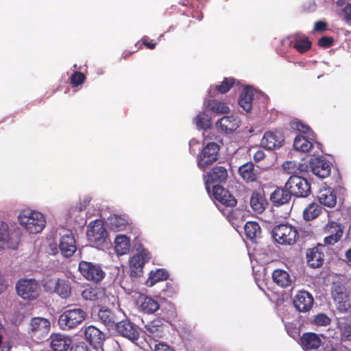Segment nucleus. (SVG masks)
I'll use <instances>...</instances> for the list:
<instances>
[{"label":"nucleus","instance_id":"f257e3e1","mask_svg":"<svg viewBox=\"0 0 351 351\" xmlns=\"http://www.w3.org/2000/svg\"><path fill=\"white\" fill-rule=\"evenodd\" d=\"M18 221L22 228L32 234L40 233L47 225L44 214L32 209L21 210L18 215Z\"/></svg>","mask_w":351,"mask_h":351},{"label":"nucleus","instance_id":"f03ea898","mask_svg":"<svg viewBox=\"0 0 351 351\" xmlns=\"http://www.w3.org/2000/svg\"><path fill=\"white\" fill-rule=\"evenodd\" d=\"M86 316V313L82 308L68 309L60 315L58 324L64 330L74 328L82 324Z\"/></svg>","mask_w":351,"mask_h":351},{"label":"nucleus","instance_id":"7ed1b4c3","mask_svg":"<svg viewBox=\"0 0 351 351\" xmlns=\"http://www.w3.org/2000/svg\"><path fill=\"white\" fill-rule=\"evenodd\" d=\"M274 240L281 245H292L298 238L296 228L289 224H280L276 226L272 231Z\"/></svg>","mask_w":351,"mask_h":351},{"label":"nucleus","instance_id":"20e7f679","mask_svg":"<svg viewBox=\"0 0 351 351\" xmlns=\"http://www.w3.org/2000/svg\"><path fill=\"white\" fill-rule=\"evenodd\" d=\"M78 270L86 280L94 282L101 281L106 275L99 264L84 261L79 263Z\"/></svg>","mask_w":351,"mask_h":351},{"label":"nucleus","instance_id":"39448f33","mask_svg":"<svg viewBox=\"0 0 351 351\" xmlns=\"http://www.w3.org/2000/svg\"><path fill=\"white\" fill-rule=\"evenodd\" d=\"M19 237L14 228L5 222L0 221V251L18 247Z\"/></svg>","mask_w":351,"mask_h":351},{"label":"nucleus","instance_id":"423d86ee","mask_svg":"<svg viewBox=\"0 0 351 351\" xmlns=\"http://www.w3.org/2000/svg\"><path fill=\"white\" fill-rule=\"evenodd\" d=\"M285 188L292 195L300 197H307L311 192L309 183L306 179L298 176H291L287 180Z\"/></svg>","mask_w":351,"mask_h":351},{"label":"nucleus","instance_id":"0eeeda50","mask_svg":"<svg viewBox=\"0 0 351 351\" xmlns=\"http://www.w3.org/2000/svg\"><path fill=\"white\" fill-rule=\"evenodd\" d=\"M18 295L24 300H34L40 294V287L32 279H21L16 285Z\"/></svg>","mask_w":351,"mask_h":351},{"label":"nucleus","instance_id":"6e6552de","mask_svg":"<svg viewBox=\"0 0 351 351\" xmlns=\"http://www.w3.org/2000/svg\"><path fill=\"white\" fill-rule=\"evenodd\" d=\"M219 147L215 143H208L197 156V165L204 169L217 160Z\"/></svg>","mask_w":351,"mask_h":351},{"label":"nucleus","instance_id":"1a4fd4ad","mask_svg":"<svg viewBox=\"0 0 351 351\" xmlns=\"http://www.w3.org/2000/svg\"><path fill=\"white\" fill-rule=\"evenodd\" d=\"M87 237L90 242L95 244H100L106 241L107 232L101 221L95 220L89 223Z\"/></svg>","mask_w":351,"mask_h":351},{"label":"nucleus","instance_id":"9d476101","mask_svg":"<svg viewBox=\"0 0 351 351\" xmlns=\"http://www.w3.org/2000/svg\"><path fill=\"white\" fill-rule=\"evenodd\" d=\"M61 237L59 248L62 254L65 257H71L77 250L75 241L71 231L64 230L60 233Z\"/></svg>","mask_w":351,"mask_h":351},{"label":"nucleus","instance_id":"9b49d317","mask_svg":"<svg viewBox=\"0 0 351 351\" xmlns=\"http://www.w3.org/2000/svg\"><path fill=\"white\" fill-rule=\"evenodd\" d=\"M137 250L138 253L130 260L131 275L135 277L139 276L142 274L145 263L150 258L149 253L145 249L141 248Z\"/></svg>","mask_w":351,"mask_h":351},{"label":"nucleus","instance_id":"f8f14e48","mask_svg":"<svg viewBox=\"0 0 351 351\" xmlns=\"http://www.w3.org/2000/svg\"><path fill=\"white\" fill-rule=\"evenodd\" d=\"M283 142L284 137L280 132L271 130L264 134L261 141V145L267 149L272 150L280 147Z\"/></svg>","mask_w":351,"mask_h":351},{"label":"nucleus","instance_id":"ddd939ff","mask_svg":"<svg viewBox=\"0 0 351 351\" xmlns=\"http://www.w3.org/2000/svg\"><path fill=\"white\" fill-rule=\"evenodd\" d=\"M32 335L39 339L48 335L51 329L50 322L43 317H34L31 320Z\"/></svg>","mask_w":351,"mask_h":351},{"label":"nucleus","instance_id":"4468645a","mask_svg":"<svg viewBox=\"0 0 351 351\" xmlns=\"http://www.w3.org/2000/svg\"><path fill=\"white\" fill-rule=\"evenodd\" d=\"M293 304L298 311L307 312L313 306V298L308 292L301 291L295 296Z\"/></svg>","mask_w":351,"mask_h":351},{"label":"nucleus","instance_id":"2eb2a0df","mask_svg":"<svg viewBox=\"0 0 351 351\" xmlns=\"http://www.w3.org/2000/svg\"><path fill=\"white\" fill-rule=\"evenodd\" d=\"M82 296L86 300L95 301L97 302L106 304L108 297L104 288L99 287H90L84 289L82 292Z\"/></svg>","mask_w":351,"mask_h":351},{"label":"nucleus","instance_id":"dca6fc26","mask_svg":"<svg viewBox=\"0 0 351 351\" xmlns=\"http://www.w3.org/2000/svg\"><path fill=\"white\" fill-rule=\"evenodd\" d=\"M310 165L313 173L320 178H327L330 173V165L324 160L313 158L311 160Z\"/></svg>","mask_w":351,"mask_h":351},{"label":"nucleus","instance_id":"f3484780","mask_svg":"<svg viewBox=\"0 0 351 351\" xmlns=\"http://www.w3.org/2000/svg\"><path fill=\"white\" fill-rule=\"evenodd\" d=\"M216 128L226 133H230L240 125V120L237 116H224L215 123Z\"/></svg>","mask_w":351,"mask_h":351},{"label":"nucleus","instance_id":"a211bd4d","mask_svg":"<svg viewBox=\"0 0 351 351\" xmlns=\"http://www.w3.org/2000/svg\"><path fill=\"white\" fill-rule=\"evenodd\" d=\"M213 195L218 202L226 206L233 207L237 204L236 199L221 186H213Z\"/></svg>","mask_w":351,"mask_h":351},{"label":"nucleus","instance_id":"6ab92c4d","mask_svg":"<svg viewBox=\"0 0 351 351\" xmlns=\"http://www.w3.org/2000/svg\"><path fill=\"white\" fill-rule=\"evenodd\" d=\"M84 336L85 339L94 347L101 345L106 338L104 333L93 326H89L85 328Z\"/></svg>","mask_w":351,"mask_h":351},{"label":"nucleus","instance_id":"aec40b11","mask_svg":"<svg viewBox=\"0 0 351 351\" xmlns=\"http://www.w3.org/2000/svg\"><path fill=\"white\" fill-rule=\"evenodd\" d=\"M51 346L54 351H66L71 344V339L60 333L52 334L50 337Z\"/></svg>","mask_w":351,"mask_h":351},{"label":"nucleus","instance_id":"412c9836","mask_svg":"<svg viewBox=\"0 0 351 351\" xmlns=\"http://www.w3.org/2000/svg\"><path fill=\"white\" fill-rule=\"evenodd\" d=\"M332 296L335 302L336 303L337 308L343 313L346 312L350 307V304L348 295L341 287H337L332 293Z\"/></svg>","mask_w":351,"mask_h":351},{"label":"nucleus","instance_id":"4be33fe9","mask_svg":"<svg viewBox=\"0 0 351 351\" xmlns=\"http://www.w3.org/2000/svg\"><path fill=\"white\" fill-rule=\"evenodd\" d=\"M115 326L118 332L122 336L131 339L132 341L137 340L138 337V333L136 328L132 325L130 322H118L116 323Z\"/></svg>","mask_w":351,"mask_h":351},{"label":"nucleus","instance_id":"5701e85b","mask_svg":"<svg viewBox=\"0 0 351 351\" xmlns=\"http://www.w3.org/2000/svg\"><path fill=\"white\" fill-rule=\"evenodd\" d=\"M317 198L321 204L329 208L334 207L337 204L336 193L329 188L321 189Z\"/></svg>","mask_w":351,"mask_h":351},{"label":"nucleus","instance_id":"b1692460","mask_svg":"<svg viewBox=\"0 0 351 351\" xmlns=\"http://www.w3.org/2000/svg\"><path fill=\"white\" fill-rule=\"evenodd\" d=\"M324 254L320 252L318 247L309 249L306 252V261L308 264L314 268L322 265L324 262Z\"/></svg>","mask_w":351,"mask_h":351},{"label":"nucleus","instance_id":"393cba45","mask_svg":"<svg viewBox=\"0 0 351 351\" xmlns=\"http://www.w3.org/2000/svg\"><path fill=\"white\" fill-rule=\"evenodd\" d=\"M308 137L311 140H308L306 137L298 135L295 137L293 143V147L295 150L307 152L311 150L313 147L312 140L314 138L313 133L309 134Z\"/></svg>","mask_w":351,"mask_h":351},{"label":"nucleus","instance_id":"a878e982","mask_svg":"<svg viewBox=\"0 0 351 351\" xmlns=\"http://www.w3.org/2000/svg\"><path fill=\"white\" fill-rule=\"evenodd\" d=\"M267 204L266 199L258 192H254L250 198V205L256 213H262Z\"/></svg>","mask_w":351,"mask_h":351},{"label":"nucleus","instance_id":"bb28decb","mask_svg":"<svg viewBox=\"0 0 351 351\" xmlns=\"http://www.w3.org/2000/svg\"><path fill=\"white\" fill-rule=\"evenodd\" d=\"M301 341L303 347L306 350L317 349L322 343L320 337L315 333L303 335Z\"/></svg>","mask_w":351,"mask_h":351},{"label":"nucleus","instance_id":"cd10ccee","mask_svg":"<svg viewBox=\"0 0 351 351\" xmlns=\"http://www.w3.org/2000/svg\"><path fill=\"white\" fill-rule=\"evenodd\" d=\"M138 303L141 311L147 313H154L159 308L158 302L148 296H141L138 299Z\"/></svg>","mask_w":351,"mask_h":351},{"label":"nucleus","instance_id":"c85d7f7f","mask_svg":"<svg viewBox=\"0 0 351 351\" xmlns=\"http://www.w3.org/2000/svg\"><path fill=\"white\" fill-rule=\"evenodd\" d=\"M239 173L242 178L247 182H254L257 178V171L254 169L252 162H247L241 166Z\"/></svg>","mask_w":351,"mask_h":351},{"label":"nucleus","instance_id":"c756f323","mask_svg":"<svg viewBox=\"0 0 351 351\" xmlns=\"http://www.w3.org/2000/svg\"><path fill=\"white\" fill-rule=\"evenodd\" d=\"M50 282L51 285H55V292L62 298H66L70 295L71 287L67 281L61 279H54L51 280Z\"/></svg>","mask_w":351,"mask_h":351},{"label":"nucleus","instance_id":"7c9ffc66","mask_svg":"<svg viewBox=\"0 0 351 351\" xmlns=\"http://www.w3.org/2000/svg\"><path fill=\"white\" fill-rule=\"evenodd\" d=\"M273 281L280 287H287L291 285V280L287 271L276 269L272 273Z\"/></svg>","mask_w":351,"mask_h":351},{"label":"nucleus","instance_id":"2f4dec72","mask_svg":"<svg viewBox=\"0 0 351 351\" xmlns=\"http://www.w3.org/2000/svg\"><path fill=\"white\" fill-rule=\"evenodd\" d=\"M291 194L289 191L278 189L271 193L270 199L276 206L282 205L290 200Z\"/></svg>","mask_w":351,"mask_h":351},{"label":"nucleus","instance_id":"473e14b6","mask_svg":"<svg viewBox=\"0 0 351 351\" xmlns=\"http://www.w3.org/2000/svg\"><path fill=\"white\" fill-rule=\"evenodd\" d=\"M147 332L153 339H160L164 335L165 326L160 320H154L147 324L146 326Z\"/></svg>","mask_w":351,"mask_h":351},{"label":"nucleus","instance_id":"72a5a7b5","mask_svg":"<svg viewBox=\"0 0 351 351\" xmlns=\"http://www.w3.org/2000/svg\"><path fill=\"white\" fill-rule=\"evenodd\" d=\"M97 316L104 324L110 328L114 326L118 321L115 315L108 308H101Z\"/></svg>","mask_w":351,"mask_h":351},{"label":"nucleus","instance_id":"f704fd0d","mask_svg":"<svg viewBox=\"0 0 351 351\" xmlns=\"http://www.w3.org/2000/svg\"><path fill=\"white\" fill-rule=\"evenodd\" d=\"M130 241L125 235H118L114 240V249L117 254L123 255L127 254L130 250Z\"/></svg>","mask_w":351,"mask_h":351},{"label":"nucleus","instance_id":"c9c22d12","mask_svg":"<svg viewBox=\"0 0 351 351\" xmlns=\"http://www.w3.org/2000/svg\"><path fill=\"white\" fill-rule=\"evenodd\" d=\"M253 95L252 88L246 87L243 90L240 96L239 101V105L246 112L250 111L252 108Z\"/></svg>","mask_w":351,"mask_h":351},{"label":"nucleus","instance_id":"e433bc0d","mask_svg":"<svg viewBox=\"0 0 351 351\" xmlns=\"http://www.w3.org/2000/svg\"><path fill=\"white\" fill-rule=\"evenodd\" d=\"M282 167L289 174L297 176L298 173L304 172L307 169V166L295 161H287L283 163Z\"/></svg>","mask_w":351,"mask_h":351},{"label":"nucleus","instance_id":"4c0bfd02","mask_svg":"<svg viewBox=\"0 0 351 351\" xmlns=\"http://www.w3.org/2000/svg\"><path fill=\"white\" fill-rule=\"evenodd\" d=\"M208 177L212 182H223L228 178L227 169L221 166H217L212 169L211 171L208 173Z\"/></svg>","mask_w":351,"mask_h":351},{"label":"nucleus","instance_id":"58836bf2","mask_svg":"<svg viewBox=\"0 0 351 351\" xmlns=\"http://www.w3.org/2000/svg\"><path fill=\"white\" fill-rule=\"evenodd\" d=\"M167 278L168 273L165 270L162 269H158L156 271H152L149 273V278L145 284L147 287H152L160 281L167 280Z\"/></svg>","mask_w":351,"mask_h":351},{"label":"nucleus","instance_id":"ea45409f","mask_svg":"<svg viewBox=\"0 0 351 351\" xmlns=\"http://www.w3.org/2000/svg\"><path fill=\"white\" fill-rule=\"evenodd\" d=\"M206 108L217 114H226L230 108L223 102L217 100H209L204 104Z\"/></svg>","mask_w":351,"mask_h":351},{"label":"nucleus","instance_id":"a19ab883","mask_svg":"<svg viewBox=\"0 0 351 351\" xmlns=\"http://www.w3.org/2000/svg\"><path fill=\"white\" fill-rule=\"evenodd\" d=\"M245 232L249 239H253L260 235L261 227L256 222L248 221L245 223Z\"/></svg>","mask_w":351,"mask_h":351},{"label":"nucleus","instance_id":"79ce46f5","mask_svg":"<svg viewBox=\"0 0 351 351\" xmlns=\"http://www.w3.org/2000/svg\"><path fill=\"white\" fill-rule=\"evenodd\" d=\"M321 212V208L319 205L315 203H312L309 204L304 210L303 215L304 218L310 221L315 218H316Z\"/></svg>","mask_w":351,"mask_h":351},{"label":"nucleus","instance_id":"37998d69","mask_svg":"<svg viewBox=\"0 0 351 351\" xmlns=\"http://www.w3.org/2000/svg\"><path fill=\"white\" fill-rule=\"evenodd\" d=\"M324 232L330 235L339 233V236H342L343 228L339 223L335 221H330L324 227Z\"/></svg>","mask_w":351,"mask_h":351},{"label":"nucleus","instance_id":"c03bdc74","mask_svg":"<svg viewBox=\"0 0 351 351\" xmlns=\"http://www.w3.org/2000/svg\"><path fill=\"white\" fill-rule=\"evenodd\" d=\"M293 47L300 53H304L310 49L311 43L306 38H303L296 40Z\"/></svg>","mask_w":351,"mask_h":351},{"label":"nucleus","instance_id":"a18cd8bd","mask_svg":"<svg viewBox=\"0 0 351 351\" xmlns=\"http://www.w3.org/2000/svg\"><path fill=\"white\" fill-rule=\"evenodd\" d=\"M126 224V221L121 217H114L111 219V228L114 231H119L123 230L125 228Z\"/></svg>","mask_w":351,"mask_h":351},{"label":"nucleus","instance_id":"49530a36","mask_svg":"<svg viewBox=\"0 0 351 351\" xmlns=\"http://www.w3.org/2000/svg\"><path fill=\"white\" fill-rule=\"evenodd\" d=\"M195 123L198 128H206L210 125V120L205 113H199L195 119Z\"/></svg>","mask_w":351,"mask_h":351},{"label":"nucleus","instance_id":"de8ad7c7","mask_svg":"<svg viewBox=\"0 0 351 351\" xmlns=\"http://www.w3.org/2000/svg\"><path fill=\"white\" fill-rule=\"evenodd\" d=\"M233 83V79L226 78L220 85L216 86L215 88L216 90L219 91L220 93H225L230 90Z\"/></svg>","mask_w":351,"mask_h":351},{"label":"nucleus","instance_id":"09e8293b","mask_svg":"<svg viewBox=\"0 0 351 351\" xmlns=\"http://www.w3.org/2000/svg\"><path fill=\"white\" fill-rule=\"evenodd\" d=\"M339 328L341 330V337L346 340H351V326L343 323H339Z\"/></svg>","mask_w":351,"mask_h":351},{"label":"nucleus","instance_id":"8fccbe9b","mask_svg":"<svg viewBox=\"0 0 351 351\" xmlns=\"http://www.w3.org/2000/svg\"><path fill=\"white\" fill-rule=\"evenodd\" d=\"M291 126L293 129L297 130L300 132H302L304 134H312L313 132H310V128L304 125L303 123L300 122V121L295 120L293 121L291 123Z\"/></svg>","mask_w":351,"mask_h":351},{"label":"nucleus","instance_id":"3c124183","mask_svg":"<svg viewBox=\"0 0 351 351\" xmlns=\"http://www.w3.org/2000/svg\"><path fill=\"white\" fill-rule=\"evenodd\" d=\"M313 322L316 325L325 326L330 324L331 319L326 315L319 313L315 317Z\"/></svg>","mask_w":351,"mask_h":351},{"label":"nucleus","instance_id":"603ef678","mask_svg":"<svg viewBox=\"0 0 351 351\" xmlns=\"http://www.w3.org/2000/svg\"><path fill=\"white\" fill-rule=\"evenodd\" d=\"M342 236H339V233L337 234H328L327 237L324 238V243L326 245H332L338 242Z\"/></svg>","mask_w":351,"mask_h":351},{"label":"nucleus","instance_id":"864d4df0","mask_svg":"<svg viewBox=\"0 0 351 351\" xmlns=\"http://www.w3.org/2000/svg\"><path fill=\"white\" fill-rule=\"evenodd\" d=\"M84 75L80 72L75 73L71 77V82L74 86H77L83 82Z\"/></svg>","mask_w":351,"mask_h":351},{"label":"nucleus","instance_id":"5fc2aeb1","mask_svg":"<svg viewBox=\"0 0 351 351\" xmlns=\"http://www.w3.org/2000/svg\"><path fill=\"white\" fill-rule=\"evenodd\" d=\"M343 19L347 22L351 21V3H347L342 10Z\"/></svg>","mask_w":351,"mask_h":351},{"label":"nucleus","instance_id":"6e6d98bb","mask_svg":"<svg viewBox=\"0 0 351 351\" xmlns=\"http://www.w3.org/2000/svg\"><path fill=\"white\" fill-rule=\"evenodd\" d=\"M332 39L329 37H322L319 40V45L324 47H329L332 45Z\"/></svg>","mask_w":351,"mask_h":351},{"label":"nucleus","instance_id":"4d7b16f0","mask_svg":"<svg viewBox=\"0 0 351 351\" xmlns=\"http://www.w3.org/2000/svg\"><path fill=\"white\" fill-rule=\"evenodd\" d=\"M71 351H90L87 345L84 342H80L75 346Z\"/></svg>","mask_w":351,"mask_h":351},{"label":"nucleus","instance_id":"13d9d810","mask_svg":"<svg viewBox=\"0 0 351 351\" xmlns=\"http://www.w3.org/2000/svg\"><path fill=\"white\" fill-rule=\"evenodd\" d=\"M8 281L5 278L0 274V294L8 289Z\"/></svg>","mask_w":351,"mask_h":351},{"label":"nucleus","instance_id":"bf43d9fd","mask_svg":"<svg viewBox=\"0 0 351 351\" xmlns=\"http://www.w3.org/2000/svg\"><path fill=\"white\" fill-rule=\"evenodd\" d=\"M155 351H173L169 346L159 343L155 346Z\"/></svg>","mask_w":351,"mask_h":351},{"label":"nucleus","instance_id":"052dcab7","mask_svg":"<svg viewBox=\"0 0 351 351\" xmlns=\"http://www.w3.org/2000/svg\"><path fill=\"white\" fill-rule=\"evenodd\" d=\"M265 157V154L262 150H258L254 154V159L256 161H260Z\"/></svg>","mask_w":351,"mask_h":351},{"label":"nucleus","instance_id":"680f3d73","mask_svg":"<svg viewBox=\"0 0 351 351\" xmlns=\"http://www.w3.org/2000/svg\"><path fill=\"white\" fill-rule=\"evenodd\" d=\"M326 28V23L322 21L315 23L314 29L315 31H323Z\"/></svg>","mask_w":351,"mask_h":351},{"label":"nucleus","instance_id":"e2e57ef3","mask_svg":"<svg viewBox=\"0 0 351 351\" xmlns=\"http://www.w3.org/2000/svg\"><path fill=\"white\" fill-rule=\"evenodd\" d=\"M143 43L145 46H147L149 49H154L155 47V44L150 43L146 41H143Z\"/></svg>","mask_w":351,"mask_h":351},{"label":"nucleus","instance_id":"0e129e2a","mask_svg":"<svg viewBox=\"0 0 351 351\" xmlns=\"http://www.w3.org/2000/svg\"><path fill=\"white\" fill-rule=\"evenodd\" d=\"M346 256L348 261L351 262V248L346 252Z\"/></svg>","mask_w":351,"mask_h":351},{"label":"nucleus","instance_id":"69168bd1","mask_svg":"<svg viewBox=\"0 0 351 351\" xmlns=\"http://www.w3.org/2000/svg\"><path fill=\"white\" fill-rule=\"evenodd\" d=\"M342 3H343V0H338V1H337V4L338 5H339V6H341V5H343Z\"/></svg>","mask_w":351,"mask_h":351},{"label":"nucleus","instance_id":"338daca9","mask_svg":"<svg viewBox=\"0 0 351 351\" xmlns=\"http://www.w3.org/2000/svg\"><path fill=\"white\" fill-rule=\"evenodd\" d=\"M208 95L210 97H213L214 95H212L211 91L208 92Z\"/></svg>","mask_w":351,"mask_h":351},{"label":"nucleus","instance_id":"774afa93","mask_svg":"<svg viewBox=\"0 0 351 351\" xmlns=\"http://www.w3.org/2000/svg\"><path fill=\"white\" fill-rule=\"evenodd\" d=\"M85 207H86V206H84V207H82V206H80V210H83V209H84V208Z\"/></svg>","mask_w":351,"mask_h":351}]
</instances>
